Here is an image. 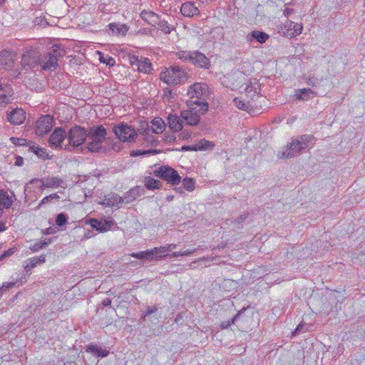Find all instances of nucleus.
Instances as JSON below:
<instances>
[{"label":"nucleus","instance_id":"nucleus-22","mask_svg":"<svg viewBox=\"0 0 365 365\" xmlns=\"http://www.w3.org/2000/svg\"><path fill=\"white\" fill-rule=\"evenodd\" d=\"M46 184L47 182L46 181V178H44L41 179H32L25 185L24 192L26 195L31 193V185H35L41 191H42L45 188H48Z\"/></svg>","mask_w":365,"mask_h":365},{"label":"nucleus","instance_id":"nucleus-21","mask_svg":"<svg viewBox=\"0 0 365 365\" xmlns=\"http://www.w3.org/2000/svg\"><path fill=\"white\" fill-rule=\"evenodd\" d=\"M181 14L187 17H192L200 14L198 8L193 2H185L182 4L180 8Z\"/></svg>","mask_w":365,"mask_h":365},{"label":"nucleus","instance_id":"nucleus-34","mask_svg":"<svg viewBox=\"0 0 365 365\" xmlns=\"http://www.w3.org/2000/svg\"><path fill=\"white\" fill-rule=\"evenodd\" d=\"M152 250L153 252V257H155V259L164 258L168 256L165 253L170 252L169 248L167 247V245L161 246L159 247H155Z\"/></svg>","mask_w":365,"mask_h":365},{"label":"nucleus","instance_id":"nucleus-6","mask_svg":"<svg viewBox=\"0 0 365 365\" xmlns=\"http://www.w3.org/2000/svg\"><path fill=\"white\" fill-rule=\"evenodd\" d=\"M16 54L8 50L0 51V69L5 70L11 76L17 78L21 75V69L15 66Z\"/></svg>","mask_w":365,"mask_h":365},{"label":"nucleus","instance_id":"nucleus-18","mask_svg":"<svg viewBox=\"0 0 365 365\" xmlns=\"http://www.w3.org/2000/svg\"><path fill=\"white\" fill-rule=\"evenodd\" d=\"M121 196L116 193L110 192L106 195L103 198L98 202V204L106 207H115L122 204Z\"/></svg>","mask_w":365,"mask_h":365},{"label":"nucleus","instance_id":"nucleus-52","mask_svg":"<svg viewBox=\"0 0 365 365\" xmlns=\"http://www.w3.org/2000/svg\"><path fill=\"white\" fill-rule=\"evenodd\" d=\"M29 248L33 252H37V251L40 250L41 249H42L39 242H36L35 244L31 245Z\"/></svg>","mask_w":365,"mask_h":365},{"label":"nucleus","instance_id":"nucleus-28","mask_svg":"<svg viewBox=\"0 0 365 365\" xmlns=\"http://www.w3.org/2000/svg\"><path fill=\"white\" fill-rule=\"evenodd\" d=\"M109 29L114 34H120L125 36L128 32L129 28L126 24H110L108 25Z\"/></svg>","mask_w":365,"mask_h":365},{"label":"nucleus","instance_id":"nucleus-26","mask_svg":"<svg viewBox=\"0 0 365 365\" xmlns=\"http://www.w3.org/2000/svg\"><path fill=\"white\" fill-rule=\"evenodd\" d=\"M29 262L24 266L26 272L31 271V269L37 266V264H43L46 262L45 255H41L39 257H31L28 259Z\"/></svg>","mask_w":365,"mask_h":365},{"label":"nucleus","instance_id":"nucleus-42","mask_svg":"<svg viewBox=\"0 0 365 365\" xmlns=\"http://www.w3.org/2000/svg\"><path fill=\"white\" fill-rule=\"evenodd\" d=\"M198 249H199V247L194 248L192 250H187L184 252H174L172 254H170L169 256H170L172 257H178L180 256H189V255H191L194 254L195 252H196Z\"/></svg>","mask_w":365,"mask_h":365},{"label":"nucleus","instance_id":"nucleus-1","mask_svg":"<svg viewBox=\"0 0 365 365\" xmlns=\"http://www.w3.org/2000/svg\"><path fill=\"white\" fill-rule=\"evenodd\" d=\"M314 137L311 135H302L292 139L287 145V148L278 155L281 159H289L301 155L302 152L309 147V144L313 145Z\"/></svg>","mask_w":365,"mask_h":365},{"label":"nucleus","instance_id":"nucleus-11","mask_svg":"<svg viewBox=\"0 0 365 365\" xmlns=\"http://www.w3.org/2000/svg\"><path fill=\"white\" fill-rule=\"evenodd\" d=\"M53 118L51 115H41L36 122L35 133L38 136H43L48 133L53 126Z\"/></svg>","mask_w":365,"mask_h":365},{"label":"nucleus","instance_id":"nucleus-43","mask_svg":"<svg viewBox=\"0 0 365 365\" xmlns=\"http://www.w3.org/2000/svg\"><path fill=\"white\" fill-rule=\"evenodd\" d=\"M182 185L187 191H192L195 188V181L190 178H185L182 180Z\"/></svg>","mask_w":365,"mask_h":365},{"label":"nucleus","instance_id":"nucleus-49","mask_svg":"<svg viewBox=\"0 0 365 365\" xmlns=\"http://www.w3.org/2000/svg\"><path fill=\"white\" fill-rule=\"evenodd\" d=\"M173 98L172 96V91L170 88H166L163 90V98L164 101H167L168 102H170L171 98Z\"/></svg>","mask_w":365,"mask_h":365},{"label":"nucleus","instance_id":"nucleus-50","mask_svg":"<svg viewBox=\"0 0 365 365\" xmlns=\"http://www.w3.org/2000/svg\"><path fill=\"white\" fill-rule=\"evenodd\" d=\"M11 103L10 97L5 94H0V106H4Z\"/></svg>","mask_w":365,"mask_h":365},{"label":"nucleus","instance_id":"nucleus-33","mask_svg":"<svg viewBox=\"0 0 365 365\" xmlns=\"http://www.w3.org/2000/svg\"><path fill=\"white\" fill-rule=\"evenodd\" d=\"M29 144H32V145H30V150H31L36 155L43 159L50 158L48 153H46L44 148H39L38 146L36 145L33 142H30Z\"/></svg>","mask_w":365,"mask_h":365},{"label":"nucleus","instance_id":"nucleus-54","mask_svg":"<svg viewBox=\"0 0 365 365\" xmlns=\"http://www.w3.org/2000/svg\"><path fill=\"white\" fill-rule=\"evenodd\" d=\"M156 311H157V308L155 307H148L145 312V314L143 316V317H145V316H147V315H150L153 313H155Z\"/></svg>","mask_w":365,"mask_h":365},{"label":"nucleus","instance_id":"nucleus-12","mask_svg":"<svg viewBox=\"0 0 365 365\" xmlns=\"http://www.w3.org/2000/svg\"><path fill=\"white\" fill-rule=\"evenodd\" d=\"M280 29L284 36L294 38L302 34L303 26L300 24L287 20L284 24L281 26Z\"/></svg>","mask_w":365,"mask_h":365},{"label":"nucleus","instance_id":"nucleus-23","mask_svg":"<svg viewBox=\"0 0 365 365\" xmlns=\"http://www.w3.org/2000/svg\"><path fill=\"white\" fill-rule=\"evenodd\" d=\"M168 123L170 128L174 132L180 131L183 128L180 118L175 114H170L168 116Z\"/></svg>","mask_w":365,"mask_h":365},{"label":"nucleus","instance_id":"nucleus-3","mask_svg":"<svg viewBox=\"0 0 365 365\" xmlns=\"http://www.w3.org/2000/svg\"><path fill=\"white\" fill-rule=\"evenodd\" d=\"M107 135L103 125H94L86 131L87 148L91 152H98L103 148V143Z\"/></svg>","mask_w":365,"mask_h":365},{"label":"nucleus","instance_id":"nucleus-19","mask_svg":"<svg viewBox=\"0 0 365 365\" xmlns=\"http://www.w3.org/2000/svg\"><path fill=\"white\" fill-rule=\"evenodd\" d=\"M190 62L195 66L203 68H207L210 64L208 58L205 54L198 51H192Z\"/></svg>","mask_w":365,"mask_h":365},{"label":"nucleus","instance_id":"nucleus-39","mask_svg":"<svg viewBox=\"0 0 365 365\" xmlns=\"http://www.w3.org/2000/svg\"><path fill=\"white\" fill-rule=\"evenodd\" d=\"M233 102L235 103V105L237 108L249 111V109L250 108V104L249 102L246 103L238 97L235 98Z\"/></svg>","mask_w":365,"mask_h":365},{"label":"nucleus","instance_id":"nucleus-2","mask_svg":"<svg viewBox=\"0 0 365 365\" xmlns=\"http://www.w3.org/2000/svg\"><path fill=\"white\" fill-rule=\"evenodd\" d=\"M188 109L180 112V118L190 126L197 125L201 115H204L208 109V104L206 101H189Z\"/></svg>","mask_w":365,"mask_h":365},{"label":"nucleus","instance_id":"nucleus-25","mask_svg":"<svg viewBox=\"0 0 365 365\" xmlns=\"http://www.w3.org/2000/svg\"><path fill=\"white\" fill-rule=\"evenodd\" d=\"M269 35L264 32L259 31H253L246 36L247 41L252 42L253 40H256L260 43L266 42L269 38Z\"/></svg>","mask_w":365,"mask_h":365},{"label":"nucleus","instance_id":"nucleus-13","mask_svg":"<svg viewBox=\"0 0 365 365\" xmlns=\"http://www.w3.org/2000/svg\"><path fill=\"white\" fill-rule=\"evenodd\" d=\"M39 64V56L35 51H27L23 53L21 56V61L20 66L18 67L20 68L21 72L23 69L26 68V66H29V68H34L36 65Z\"/></svg>","mask_w":365,"mask_h":365},{"label":"nucleus","instance_id":"nucleus-47","mask_svg":"<svg viewBox=\"0 0 365 365\" xmlns=\"http://www.w3.org/2000/svg\"><path fill=\"white\" fill-rule=\"evenodd\" d=\"M56 222L58 226L64 225L67 222L66 215L63 213L58 214L56 217Z\"/></svg>","mask_w":365,"mask_h":365},{"label":"nucleus","instance_id":"nucleus-9","mask_svg":"<svg viewBox=\"0 0 365 365\" xmlns=\"http://www.w3.org/2000/svg\"><path fill=\"white\" fill-rule=\"evenodd\" d=\"M154 175L165 180L172 185H177L180 182L181 177L178 172L169 166L163 165L154 170Z\"/></svg>","mask_w":365,"mask_h":365},{"label":"nucleus","instance_id":"nucleus-59","mask_svg":"<svg viewBox=\"0 0 365 365\" xmlns=\"http://www.w3.org/2000/svg\"><path fill=\"white\" fill-rule=\"evenodd\" d=\"M215 257H201V258H199L197 259V261H202V262H212L213 261V259H215ZM196 261L193 262L194 263L196 262Z\"/></svg>","mask_w":365,"mask_h":365},{"label":"nucleus","instance_id":"nucleus-44","mask_svg":"<svg viewBox=\"0 0 365 365\" xmlns=\"http://www.w3.org/2000/svg\"><path fill=\"white\" fill-rule=\"evenodd\" d=\"M150 130V127L148 123L146 121H142L140 124L139 128H138L137 133H138L140 135L148 134Z\"/></svg>","mask_w":365,"mask_h":365},{"label":"nucleus","instance_id":"nucleus-61","mask_svg":"<svg viewBox=\"0 0 365 365\" xmlns=\"http://www.w3.org/2000/svg\"><path fill=\"white\" fill-rule=\"evenodd\" d=\"M112 301L109 298H106L104 299L103 301H102V304L104 306V307H107V306H109L110 305Z\"/></svg>","mask_w":365,"mask_h":365},{"label":"nucleus","instance_id":"nucleus-10","mask_svg":"<svg viewBox=\"0 0 365 365\" xmlns=\"http://www.w3.org/2000/svg\"><path fill=\"white\" fill-rule=\"evenodd\" d=\"M208 93V86L205 83H195L191 85L187 90V96L191 99L190 101H203L202 96Z\"/></svg>","mask_w":365,"mask_h":365},{"label":"nucleus","instance_id":"nucleus-32","mask_svg":"<svg viewBox=\"0 0 365 365\" xmlns=\"http://www.w3.org/2000/svg\"><path fill=\"white\" fill-rule=\"evenodd\" d=\"M138 195V189L133 188L129 191L126 192L123 197H121L122 204L123 203H130L135 200Z\"/></svg>","mask_w":365,"mask_h":365},{"label":"nucleus","instance_id":"nucleus-8","mask_svg":"<svg viewBox=\"0 0 365 365\" xmlns=\"http://www.w3.org/2000/svg\"><path fill=\"white\" fill-rule=\"evenodd\" d=\"M113 131L122 142L133 143L138 136L136 130L133 127L123 123L114 125Z\"/></svg>","mask_w":365,"mask_h":365},{"label":"nucleus","instance_id":"nucleus-62","mask_svg":"<svg viewBox=\"0 0 365 365\" xmlns=\"http://www.w3.org/2000/svg\"><path fill=\"white\" fill-rule=\"evenodd\" d=\"M24 160L21 157H17L16 160L15 162V165L18 166H21L23 165Z\"/></svg>","mask_w":365,"mask_h":365},{"label":"nucleus","instance_id":"nucleus-46","mask_svg":"<svg viewBox=\"0 0 365 365\" xmlns=\"http://www.w3.org/2000/svg\"><path fill=\"white\" fill-rule=\"evenodd\" d=\"M10 140L15 145L22 146L27 145V140L25 138L11 137Z\"/></svg>","mask_w":365,"mask_h":365},{"label":"nucleus","instance_id":"nucleus-24","mask_svg":"<svg viewBox=\"0 0 365 365\" xmlns=\"http://www.w3.org/2000/svg\"><path fill=\"white\" fill-rule=\"evenodd\" d=\"M245 93L250 99H253L256 96L259 95V84L257 79L250 81L245 88Z\"/></svg>","mask_w":365,"mask_h":365},{"label":"nucleus","instance_id":"nucleus-15","mask_svg":"<svg viewBox=\"0 0 365 365\" xmlns=\"http://www.w3.org/2000/svg\"><path fill=\"white\" fill-rule=\"evenodd\" d=\"M26 112L21 108H14L10 112H7V120L13 125H21L26 120Z\"/></svg>","mask_w":365,"mask_h":365},{"label":"nucleus","instance_id":"nucleus-48","mask_svg":"<svg viewBox=\"0 0 365 365\" xmlns=\"http://www.w3.org/2000/svg\"><path fill=\"white\" fill-rule=\"evenodd\" d=\"M16 252V247H11L8 250L5 251L3 254L0 255V261L3 260L6 257H9L13 255Z\"/></svg>","mask_w":365,"mask_h":365},{"label":"nucleus","instance_id":"nucleus-40","mask_svg":"<svg viewBox=\"0 0 365 365\" xmlns=\"http://www.w3.org/2000/svg\"><path fill=\"white\" fill-rule=\"evenodd\" d=\"M245 310V309H242L241 311H240L232 319L228 321L222 322L220 327L222 329H227L229 327L231 326V324H234L237 319H239L241 313Z\"/></svg>","mask_w":365,"mask_h":365},{"label":"nucleus","instance_id":"nucleus-36","mask_svg":"<svg viewBox=\"0 0 365 365\" xmlns=\"http://www.w3.org/2000/svg\"><path fill=\"white\" fill-rule=\"evenodd\" d=\"M314 92L310 88L299 89L297 91V98L299 100L307 101L311 98Z\"/></svg>","mask_w":365,"mask_h":365},{"label":"nucleus","instance_id":"nucleus-60","mask_svg":"<svg viewBox=\"0 0 365 365\" xmlns=\"http://www.w3.org/2000/svg\"><path fill=\"white\" fill-rule=\"evenodd\" d=\"M294 12V9L291 8H286L284 11V14L285 16H290Z\"/></svg>","mask_w":365,"mask_h":365},{"label":"nucleus","instance_id":"nucleus-41","mask_svg":"<svg viewBox=\"0 0 365 365\" xmlns=\"http://www.w3.org/2000/svg\"><path fill=\"white\" fill-rule=\"evenodd\" d=\"M192 51H180L177 53V56L179 59L183 61H190L192 58Z\"/></svg>","mask_w":365,"mask_h":365},{"label":"nucleus","instance_id":"nucleus-64","mask_svg":"<svg viewBox=\"0 0 365 365\" xmlns=\"http://www.w3.org/2000/svg\"><path fill=\"white\" fill-rule=\"evenodd\" d=\"M176 246L177 245L175 244L167 245V247L169 248L170 252H172L174 249H175Z\"/></svg>","mask_w":365,"mask_h":365},{"label":"nucleus","instance_id":"nucleus-30","mask_svg":"<svg viewBox=\"0 0 365 365\" xmlns=\"http://www.w3.org/2000/svg\"><path fill=\"white\" fill-rule=\"evenodd\" d=\"M131 257L140 259H147L151 261L155 259L153 257V250L142 251L139 252H133L130 255Z\"/></svg>","mask_w":365,"mask_h":365},{"label":"nucleus","instance_id":"nucleus-55","mask_svg":"<svg viewBox=\"0 0 365 365\" xmlns=\"http://www.w3.org/2000/svg\"><path fill=\"white\" fill-rule=\"evenodd\" d=\"M14 284H15L14 282H9V283L4 284L2 287H0V295L1 294L2 291H3L4 287H6V288H11V287H14Z\"/></svg>","mask_w":365,"mask_h":365},{"label":"nucleus","instance_id":"nucleus-17","mask_svg":"<svg viewBox=\"0 0 365 365\" xmlns=\"http://www.w3.org/2000/svg\"><path fill=\"white\" fill-rule=\"evenodd\" d=\"M132 66H136L140 72L148 73L152 70V64L149 59L143 57L133 56L130 59Z\"/></svg>","mask_w":365,"mask_h":365},{"label":"nucleus","instance_id":"nucleus-14","mask_svg":"<svg viewBox=\"0 0 365 365\" xmlns=\"http://www.w3.org/2000/svg\"><path fill=\"white\" fill-rule=\"evenodd\" d=\"M66 139V132L61 128H56L51 133L48 143L51 146L65 147L63 141Z\"/></svg>","mask_w":365,"mask_h":365},{"label":"nucleus","instance_id":"nucleus-35","mask_svg":"<svg viewBox=\"0 0 365 365\" xmlns=\"http://www.w3.org/2000/svg\"><path fill=\"white\" fill-rule=\"evenodd\" d=\"M145 185L148 190H155L160 188L161 182L158 180L148 177L145 179Z\"/></svg>","mask_w":365,"mask_h":365},{"label":"nucleus","instance_id":"nucleus-20","mask_svg":"<svg viewBox=\"0 0 365 365\" xmlns=\"http://www.w3.org/2000/svg\"><path fill=\"white\" fill-rule=\"evenodd\" d=\"M89 225L92 228L96 230L103 232L109 230L111 226L113 225L112 221L108 220H98L97 219L92 218L88 221Z\"/></svg>","mask_w":365,"mask_h":365},{"label":"nucleus","instance_id":"nucleus-4","mask_svg":"<svg viewBox=\"0 0 365 365\" xmlns=\"http://www.w3.org/2000/svg\"><path fill=\"white\" fill-rule=\"evenodd\" d=\"M188 78L185 70L178 66L165 68L160 73V79L169 86H176L185 83Z\"/></svg>","mask_w":365,"mask_h":365},{"label":"nucleus","instance_id":"nucleus-38","mask_svg":"<svg viewBox=\"0 0 365 365\" xmlns=\"http://www.w3.org/2000/svg\"><path fill=\"white\" fill-rule=\"evenodd\" d=\"M47 182L48 187H61L63 180L58 177L45 178Z\"/></svg>","mask_w":365,"mask_h":365},{"label":"nucleus","instance_id":"nucleus-56","mask_svg":"<svg viewBox=\"0 0 365 365\" xmlns=\"http://www.w3.org/2000/svg\"><path fill=\"white\" fill-rule=\"evenodd\" d=\"M51 200H52V199H50V195L46 196L45 197H43L42 199V200L39 203L38 207H40L41 205H43L44 204H46L47 202H50Z\"/></svg>","mask_w":365,"mask_h":365},{"label":"nucleus","instance_id":"nucleus-37","mask_svg":"<svg viewBox=\"0 0 365 365\" xmlns=\"http://www.w3.org/2000/svg\"><path fill=\"white\" fill-rule=\"evenodd\" d=\"M214 144L205 139L200 140L197 144L192 147L193 150H203L212 148Z\"/></svg>","mask_w":365,"mask_h":365},{"label":"nucleus","instance_id":"nucleus-29","mask_svg":"<svg viewBox=\"0 0 365 365\" xmlns=\"http://www.w3.org/2000/svg\"><path fill=\"white\" fill-rule=\"evenodd\" d=\"M152 130L156 134L162 133L166 127L165 122L160 118H155L152 120Z\"/></svg>","mask_w":365,"mask_h":365},{"label":"nucleus","instance_id":"nucleus-27","mask_svg":"<svg viewBox=\"0 0 365 365\" xmlns=\"http://www.w3.org/2000/svg\"><path fill=\"white\" fill-rule=\"evenodd\" d=\"M13 203V200L11 197H10L7 192L4 190H0V206H3L4 208L8 209L11 207ZM1 209L0 208V212H1Z\"/></svg>","mask_w":365,"mask_h":365},{"label":"nucleus","instance_id":"nucleus-31","mask_svg":"<svg viewBox=\"0 0 365 365\" xmlns=\"http://www.w3.org/2000/svg\"><path fill=\"white\" fill-rule=\"evenodd\" d=\"M88 352H91L96 356L106 357L109 354V351L106 349H103L96 345H90L87 350Z\"/></svg>","mask_w":365,"mask_h":365},{"label":"nucleus","instance_id":"nucleus-45","mask_svg":"<svg viewBox=\"0 0 365 365\" xmlns=\"http://www.w3.org/2000/svg\"><path fill=\"white\" fill-rule=\"evenodd\" d=\"M100 61L101 63H106L107 66H112L115 64V61L113 58L106 55V56H101Z\"/></svg>","mask_w":365,"mask_h":365},{"label":"nucleus","instance_id":"nucleus-5","mask_svg":"<svg viewBox=\"0 0 365 365\" xmlns=\"http://www.w3.org/2000/svg\"><path fill=\"white\" fill-rule=\"evenodd\" d=\"M65 55L64 49L58 45L53 46L52 51L39 56V65L42 69L53 71L58 66V57Z\"/></svg>","mask_w":365,"mask_h":365},{"label":"nucleus","instance_id":"nucleus-51","mask_svg":"<svg viewBox=\"0 0 365 365\" xmlns=\"http://www.w3.org/2000/svg\"><path fill=\"white\" fill-rule=\"evenodd\" d=\"M180 138L184 139V140H187V139H189V138H191L192 136V133L190 130H182V131L180 134Z\"/></svg>","mask_w":365,"mask_h":365},{"label":"nucleus","instance_id":"nucleus-63","mask_svg":"<svg viewBox=\"0 0 365 365\" xmlns=\"http://www.w3.org/2000/svg\"><path fill=\"white\" fill-rule=\"evenodd\" d=\"M6 227L4 222L0 221V232L6 230Z\"/></svg>","mask_w":365,"mask_h":365},{"label":"nucleus","instance_id":"nucleus-57","mask_svg":"<svg viewBox=\"0 0 365 365\" xmlns=\"http://www.w3.org/2000/svg\"><path fill=\"white\" fill-rule=\"evenodd\" d=\"M317 81V78H315L314 77H309L307 78V83L310 86H314Z\"/></svg>","mask_w":365,"mask_h":365},{"label":"nucleus","instance_id":"nucleus-58","mask_svg":"<svg viewBox=\"0 0 365 365\" xmlns=\"http://www.w3.org/2000/svg\"><path fill=\"white\" fill-rule=\"evenodd\" d=\"M39 242L41 244V248H44L51 242V240H45L43 241H39Z\"/></svg>","mask_w":365,"mask_h":365},{"label":"nucleus","instance_id":"nucleus-53","mask_svg":"<svg viewBox=\"0 0 365 365\" xmlns=\"http://www.w3.org/2000/svg\"><path fill=\"white\" fill-rule=\"evenodd\" d=\"M248 214L247 212H245L242 214L236 220V222L238 224L242 223L247 218Z\"/></svg>","mask_w":365,"mask_h":365},{"label":"nucleus","instance_id":"nucleus-16","mask_svg":"<svg viewBox=\"0 0 365 365\" xmlns=\"http://www.w3.org/2000/svg\"><path fill=\"white\" fill-rule=\"evenodd\" d=\"M140 17L142 20L146 22L148 25L153 27H160L161 24L160 17L156 13L143 10L140 14Z\"/></svg>","mask_w":365,"mask_h":365},{"label":"nucleus","instance_id":"nucleus-7","mask_svg":"<svg viewBox=\"0 0 365 365\" xmlns=\"http://www.w3.org/2000/svg\"><path fill=\"white\" fill-rule=\"evenodd\" d=\"M86 130L85 128L75 125L70 128L66 133V139L68 144H65V149H67L68 145L72 147H78L82 145L86 140Z\"/></svg>","mask_w":365,"mask_h":365}]
</instances>
